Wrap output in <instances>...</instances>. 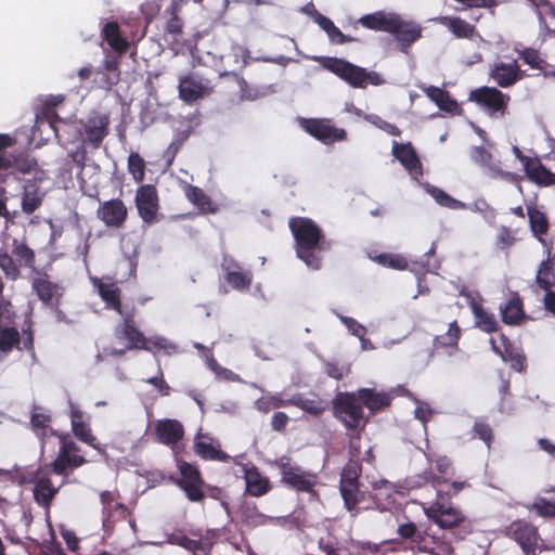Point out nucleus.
I'll return each instance as SVG.
<instances>
[{
  "label": "nucleus",
  "mask_w": 555,
  "mask_h": 555,
  "mask_svg": "<svg viewBox=\"0 0 555 555\" xmlns=\"http://www.w3.org/2000/svg\"><path fill=\"white\" fill-rule=\"evenodd\" d=\"M288 227L295 240L297 257L307 267L313 270L320 269L323 254L332 247L323 230L312 219L306 217H292Z\"/></svg>",
  "instance_id": "obj_1"
},
{
  "label": "nucleus",
  "mask_w": 555,
  "mask_h": 555,
  "mask_svg": "<svg viewBox=\"0 0 555 555\" xmlns=\"http://www.w3.org/2000/svg\"><path fill=\"white\" fill-rule=\"evenodd\" d=\"M467 487H469L467 481H452L447 491H439L436 500L424 508L426 517L441 529H459L460 539L473 532V524L461 509L450 503V500Z\"/></svg>",
  "instance_id": "obj_2"
},
{
  "label": "nucleus",
  "mask_w": 555,
  "mask_h": 555,
  "mask_svg": "<svg viewBox=\"0 0 555 555\" xmlns=\"http://www.w3.org/2000/svg\"><path fill=\"white\" fill-rule=\"evenodd\" d=\"M321 64L325 69L335 74L353 88H365L369 83L373 86L384 83V79L378 73L367 72L365 68L344 59L322 57Z\"/></svg>",
  "instance_id": "obj_3"
},
{
  "label": "nucleus",
  "mask_w": 555,
  "mask_h": 555,
  "mask_svg": "<svg viewBox=\"0 0 555 555\" xmlns=\"http://www.w3.org/2000/svg\"><path fill=\"white\" fill-rule=\"evenodd\" d=\"M271 465L279 469L281 482L297 492L312 493L318 485V475L299 466L291 456L282 455Z\"/></svg>",
  "instance_id": "obj_4"
},
{
  "label": "nucleus",
  "mask_w": 555,
  "mask_h": 555,
  "mask_svg": "<svg viewBox=\"0 0 555 555\" xmlns=\"http://www.w3.org/2000/svg\"><path fill=\"white\" fill-rule=\"evenodd\" d=\"M332 411L348 430L364 428L366 420L357 392H338L332 401Z\"/></svg>",
  "instance_id": "obj_5"
},
{
  "label": "nucleus",
  "mask_w": 555,
  "mask_h": 555,
  "mask_svg": "<svg viewBox=\"0 0 555 555\" xmlns=\"http://www.w3.org/2000/svg\"><path fill=\"white\" fill-rule=\"evenodd\" d=\"M36 254L25 241L14 238L11 254L0 250V269L7 279L15 281L21 276V267L35 268Z\"/></svg>",
  "instance_id": "obj_6"
},
{
  "label": "nucleus",
  "mask_w": 555,
  "mask_h": 555,
  "mask_svg": "<svg viewBox=\"0 0 555 555\" xmlns=\"http://www.w3.org/2000/svg\"><path fill=\"white\" fill-rule=\"evenodd\" d=\"M109 124L111 118L107 113L92 112L85 120H80V128L74 127V129L82 138V143L98 150L109 132ZM64 125L66 128H73L69 124Z\"/></svg>",
  "instance_id": "obj_7"
},
{
  "label": "nucleus",
  "mask_w": 555,
  "mask_h": 555,
  "mask_svg": "<svg viewBox=\"0 0 555 555\" xmlns=\"http://www.w3.org/2000/svg\"><path fill=\"white\" fill-rule=\"evenodd\" d=\"M468 101L476 103L490 117H504L507 114L511 96L495 87L482 86L473 89Z\"/></svg>",
  "instance_id": "obj_8"
},
{
  "label": "nucleus",
  "mask_w": 555,
  "mask_h": 555,
  "mask_svg": "<svg viewBox=\"0 0 555 555\" xmlns=\"http://www.w3.org/2000/svg\"><path fill=\"white\" fill-rule=\"evenodd\" d=\"M214 91L211 79L197 70L190 72L179 77L178 93L180 100L192 104Z\"/></svg>",
  "instance_id": "obj_9"
},
{
  "label": "nucleus",
  "mask_w": 555,
  "mask_h": 555,
  "mask_svg": "<svg viewBox=\"0 0 555 555\" xmlns=\"http://www.w3.org/2000/svg\"><path fill=\"white\" fill-rule=\"evenodd\" d=\"M505 535L514 540L525 555H535L542 539L535 525L525 519H516L505 528Z\"/></svg>",
  "instance_id": "obj_10"
},
{
  "label": "nucleus",
  "mask_w": 555,
  "mask_h": 555,
  "mask_svg": "<svg viewBox=\"0 0 555 555\" xmlns=\"http://www.w3.org/2000/svg\"><path fill=\"white\" fill-rule=\"evenodd\" d=\"M28 473L33 477L30 483L35 485L33 490L35 502L43 508H50L60 490V487H55L51 480L50 467L39 466L37 469H29Z\"/></svg>",
  "instance_id": "obj_11"
},
{
  "label": "nucleus",
  "mask_w": 555,
  "mask_h": 555,
  "mask_svg": "<svg viewBox=\"0 0 555 555\" xmlns=\"http://www.w3.org/2000/svg\"><path fill=\"white\" fill-rule=\"evenodd\" d=\"M302 129L314 139L330 145L345 141L347 132L343 128H336L327 118H306L301 121Z\"/></svg>",
  "instance_id": "obj_12"
},
{
  "label": "nucleus",
  "mask_w": 555,
  "mask_h": 555,
  "mask_svg": "<svg viewBox=\"0 0 555 555\" xmlns=\"http://www.w3.org/2000/svg\"><path fill=\"white\" fill-rule=\"evenodd\" d=\"M120 317L122 320L115 328L116 339L120 341L126 340V349L151 351L152 347L147 345V338L135 325L134 311H127L120 314Z\"/></svg>",
  "instance_id": "obj_13"
},
{
  "label": "nucleus",
  "mask_w": 555,
  "mask_h": 555,
  "mask_svg": "<svg viewBox=\"0 0 555 555\" xmlns=\"http://www.w3.org/2000/svg\"><path fill=\"white\" fill-rule=\"evenodd\" d=\"M135 207L140 218L146 224L159 221V197L153 184H143L138 188L134 197Z\"/></svg>",
  "instance_id": "obj_14"
},
{
  "label": "nucleus",
  "mask_w": 555,
  "mask_h": 555,
  "mask_svg": "<svg viewBox=\"0 0 555 555\" xmlns=\"http://www.w3.org/2000/svg\"><path fill=\"white\" fill-rule=\"evenodd\" d=\"M345 507L353 516L358 515L360 509L377 508L384 509L377 499V493H366L360 490L359 485L351 487H339Z\"/></svg>",
  "instance_id": "obj_15"
},
{
  "label": "nucleus",
  "mask_w": 555,
  "mask_h": 555,
  "mask_svg": "<svg viewBox=\"0 0 555 555\" xmlns=\"http://www.w3.org/2000/svg\"><path fill=\"white\" fill-rule=\"evenodd\" d=\"M500 345L494 338H490L492 350L501 357L504 362L517 372H524L527 367V359L520 348L515 346L505 334H500Z\"/></svg>",
  "instance_id": "obj_16"
},
{
  "label": "nucleus",
  "mask_w": 555,
  "mask_h": 555,
  "mask_svg": "<svg viewBox=\"0 0 555 555\" xmlns=\"http://www.w3.org/2000/svg\"><path fill=\"white\" fill-rule=\"evenodd\" d=\"M96 217L107 228L120 229L128 218V209L120 198H112L100 203Z\"/></svg>",
  "instance_id": "obj_17"
},
{
  "label": "nucleus",
  "mask_w": 555,
  "mask_h": 555,
  "mask_svg": "<svg viewBox=\"0 0 555 555\" xmlns=\"http://www.w3.org/2000/svg\"><path fill=\"white\" fill-rule=\"evenodd\" d=\"M31 288L44 306L61 305L64 287L59 283L50 281L47 273L35 276L31 280Z\"/></svg>",
  "instance_id": "obj_18"
},
{
  "label": "nucleus",
  "mask_w": 555,
  "mask_h": 555,
  "mask_svg": "<svg viewBox=\"0 0 555 555\" xmlns=\"http://www.w3.org/2000/svg\"><path fill=\"white\" fill-rule=\"evenodd\" d=\"M154 435L159 443L168 446L173 452H177L178 443L184 437V427L176 418L158 420L155 423Z\"/></svg>",
  "instance_id": "obj_19"
},
{
  "label": "nucleus",
  "mask_w": 555,
  "mask_h": 555,
  "mask_svg": "<svg viewBox=\"0 0 555 555\" xmlns=\"http://www.w3.org/2000/svg\"><path fill=\"white\" fill-rule=\"evenodd\" d=\"M435 470L430 467L425 472V480L437 491H447L452 482H449L454 475L452 462L448 456H439L435 461Z\"/></svg>",
  "instance_id": "obj_20"
},
{
  "label": "nucleus",
  "mask_w": 555,
  "mask_h": 555,
  "mask_svg": "<svg viewBox=\"0 0 555 555\" xmlns=\"http://www.w3.org/2000/svg\"><path fill=\"white\" fill-rule=\"evenodd\" d=\"M526 73L520 69L517 61L512 63L496 62L489 72V77L500 87L508 88L521 80Z\"/></svg>",
  "instance_id": "obj_21"
},
{
  "label": "nucleus",
  "mask_w": 555,
  "mask_h": 555,
  "mask_svg": "<svg viewBox=\"0 0 555 555\" xmlns=\"http://www.w3.org/2000/svg\"><path fill=\"white\" fill-rule=\"evenodd\" d=\"M392 155L400 164L404 167V169L412 176L414 179H418L423 176V166L416 154V151L409 143H398L393 141L392 144Z\"/></svg>",
  "instance_id": "obj_22"
},
{
  "label": "nucleus",
  "mask_w": 555,
  "mask_h": 555,
  "mask_svg": "<svg viewBox=\"0 0 555 555\" xmlns=\"http://www.w3.org/2000/svg\"><path fill=\"white\" fill-rule=\"evenodd\" d=\"M460 295L467 299L475 318V324L479 330L486 333H494L499 330V323L494 314L488 312L470 292L462 289Z\"/></svg>",
  "instance_id": "obj_23"
},
{
  "label": "nucleus",
  "mask_w": 555,
  "mask_h": 555,
  "mask_svg": "<svg viewBox=\"0 0 555 555\" xmlns=\"http://www.w3.org/2000/svg\"><path fill=\"white\" fill-rule=\"evenodd\" d=\"M395 24L396 31H390L396 37L402 52H408L409 48L422 37V28L413 22H406L398 14Z\"/></svg>",
  "instance_id": "obj_24"
},
{
  "label": "nucleus",
  "mask_w": 555,
  "mask_h": 555,
  "mask_svg": "<svg viewBox=\"0 0 555 555\" xmlns=\"http://www.w3.org/2000/svg\"><path fill=\"white\" fill-rule=\"evenodd\" d=\"M88 461L81 454H68L59 450L56 457L47 466L55 475L67 478L75 469L85 465Z\"/></svg>",
  "instance_id": "obj_25"
},
{
  "label": "nucleus",
  "mask_w": 555,
  "mask_h": 555,
  "mask_svg": "<svg viewBox=\"0 0 555 555\" xmlns=\"http://www.w3.org/2000/svg\"><path fill=\"white\" fill-rule=\"evenodd\" d=\"M70 424L73 434L77 439L87 443L88 446L99 449V442L96 437L92 434L90 426L83 421V412L70 404Z\"/></svg>",
  "instance_id": "obj_26"
},
{
  "label": "nucleus",
  "mask_w": 555,
  "mask_h": 555,
  "mask_svg": "<svg viewBox=\"0 0 555 555\" xmlns=\"http://www.w3.org/2000/svg\"><path fill=\"white\" fill-rule=\"evenodd\" d=\"M398 14L386 13L384 11H377L375 13L363 15L359 18V23L371 30L375 31H396L397 25L395 24Z\"/></svg>",
  "instance_id": "obj_27"
},
{
  "label": "nucleus",
  "mask_w": 555,
  "mask_h": 555,
  "mask_svg": "<svg viewBox=\"0 0 555 555\" xmlns=\"http://www.w3.org/2000/svg\"><path fill=\"white\" fill-rule=\"evenodd\" d=\"M194 452L206 461L228 463L231 460V456L220 449V444L215 443L208 436H202L195 440Z\"/></svg>",
  "instance_id": "obj_28"
},
{
  "label": "nucleus",
  "mask_w": 555,
  "mask_h": 555,
  "mask_svg": "<svg viewBox=\"0 0 555 555\" xmlns=\"http://www.w3.org/2000/svg\"><path fill=\"white\" fill-rule=\"evenodd\" d=\"M244 479L246 492L251 496H262L271 489L269 479L262 476L259 468L255 465L244 468Z\"/></svg>",
  "instance_id": "obj_29"
},
{
  "label": "nucleus",
  "mask_w": 555,
  "mask_h": 555,
  "mask_svg": "<svg viewBox=\"0 0 555 555\" xmlns=\"http://www.w3.org/2000/svg\"><path fill=\"white\" fill-rule=\"evenodd\" d=\"M94 285L98 288L101 299L105 302L106 308L116 311L119 315L126 312L121 306V291L116 283L95 280Z\"/></svg>",
  "instance_id": "obj_30"
},
{
  "label": "nucleus",
  "mask_w": 555,
  "mask_h": 555,
  "mask_svg": "<svg viewBox=\"0 0 555 555\" xmlns=\"http://www.w3.org/2000/svg\"><path fill=\"white\" fill-rule=\"evenodd\" d=\"M528 179L539 185H555V173L548 170L538 157H531L524 167Z\"/></svg>",
  "instance_id": "obj_31"
},
{
  "label": "nucleus",
  "mask_w": 555,
  "mask_h": 555,
  "mask_svg": "<svg viewBox=\"0 0 555 555\" xmlns=\"http://www.w3.org/2000/svg\"><path fill=\"white\" fill-rule=\"evenodd\" d=\"M184 195L188 201L195 206L201 214H216L218 206L212 202L209 195L198 186L186 184L183 189Z\"/></svg>",
  "instance_id": "obj_32"
},
{
  "label": "nucleus",
  "mask_w": 555,
  "mask_h": 555,
  "mask_svg": "<svg viewBox=\"0 0 555 555\" xmlns=\"http://www.w3.org/2000/svg\"><path fill=\"white\" fill-rule=\"evenodd\" d=\"M44 198V193L41 192L40 186L36 180H28L24 184L22 194V211L26 215L34 214L41 205Z\"/></svg>",
  "instance_id": "obj_33"
},
{
  "label": "nucleus",
  "mask_w": 555,
  "mask_h": 555,
  "mask_svg": "<svg viewBox=\"0 0 555 555\" xmlns=\"http://www.w3.org/2000/svg\"><path fill=\"white\" fill-rule=\"evenodd\" d=\"M502 321L507 325H518L525 319L524 304L517 293H513L509 299L500 306Z\"/></svg>",
  "instance_id": "obj_34"
},
{
  "label": "nucleus",
  "mask_w": 555,
  "mask_h": 555,
  "mask_svg": "<svg viewBox=\"0 0 555 555\" xmlns=\"http://www.w3.org/2000/svg\"><path fill=\"white\" fill-rule=\"evenodd\" d=\"M363 406H366L372 413L388 408L391 403V396L387 392H377L372 388H360L357 391Z\"/></svg>",
  "instance_id": "obj_35"
},
{
  "label": "nucleus",
  "mask_w": 555,
  "mask_h": 555,
  "mask_svg": "<svg viewBox=\"0 0 555 555\" xmlns=\"http://www.w3.org/2000/svg\"><path fill=\"white\" fill-rule=\"evenodd\" d=\"M472 157L477 164H479L483 167H487L489 169V175L491 178L501 177L503 179H506V180L513 181V182L519 181L518 175L509 172V171H504V170L500 169L498 166L491 165L490 162H491L492 155L485 147H482V146L475 147L473 151Z\"/></svg>",
  "instance_id": "obj_36"
},
{
  "label": "nucleus",
  "mask_w": 555,
  "mask_h": 555,
  "mask_svg": "<svg viewBox=\"0 0 555 555\" xmlns=\"http://www.w3.org/2000/svg\"><path fill=\"white\" fill-rule=\"evenodd\" d=\"M425 94L436 103L443 112L452 115L459 114L461 107L459 103L450 95V93L439 87L429 86L424 89Z\"/></svg>",
  "instance_id": "obj_37"
},
{
  "label": "nucleus",
  "mask_w": 555,
  "mask_h": 555,
  "mask_svg": "<svg viewBox=\"0 0 555 555\" xmlns=\"http://www.w3.org/2000/svg\"><path fill=\"white\" fill-rule=\"evenodd\" d=\"M186 2V0H171L170 5L165 10V14L168 16L164 26L165 33L175 37L182 34L183 20L180 13Z\"/></svg>",
  "instance_id": "obj_38"
},
{
  "label": "nucleus",
  "mask_w": 555,
  "mask_h": 555,
  "mask_svg": "<svg viewBox=\"0 0 555 555\" xmlns=\"http://www.w3.org/2000/svg\"><path fill=\"white\" fill-rule=\"evenodd\" d=\"M527 215L529 218L530 230L539 240V242L544 244L545 240L543 236L547 234L550 229L548 218L535 205H530L527 207Z\"/></svg>",
  "instance_id": "obj_39"
},
{
  "label": "nucleus",
  "mask_w": 555,
  "mask_h": 555,
  "mask_svg": "<svg viewBox=\"0 0 555 555\" xmlns=\"http://www.w3.org/2000/svg\"><path fill=\"white\" fill-rule=\"evenodd\" d=\"M292 405L313 416H320L327 408L326 402L315 393H312L310 398L300 393L294 395Z\"/></svg>",
  "instance_id": "obj_40"
},
{
  "label": "nucleus",
  "mask_w": 555,
  "mask_h": 555,
  "mask_svg": "<svg viewBox=\"0 0 555 555\" xmlns=\"http://www.w3.org/2000/svg\"><path fill=\"white\" fill-rule=\"evenodd\" d=\"M51 421L52 417L50 413L43 412L41 406H34L30 416V425L31 429L42 443H44L46 437L51 435V430H54L50 427Z\"/></svg>",
  "instance_id": "obj_41"
},
{
  "label": "nucleus",
  "mask_w": 555,
  "mask_h": 555,
  "mask_svg": "<svg viewBox=\"0 0 555 555\" xmlns=\"http://www.w3.org/2000/svg\"><path fill=\"white\" fill-rule=\"evenodd\" d=\"M102 37L118 53H125L129 48V42L121 36L117 22L106 23L102 29Z\"/></svg>",
  "instance_id": "obj_42"
},
{
  "label": "nucleus",
  "mask_w": 555,
  "mask_h": 555,
  "mask_svg": "<svg viewBox=\"0 0 555 555\" xmlns=\"http://www.w3.org/2000/svg\"><path fill=\"white\" fill-rule=\"evenodd\" d=\"M535 283L543 291L555 287V263L550 257L539 264Z\"/></svg>",
  "instance_id": "obj_43"
},
{
  "label": "nucleus",
  "mask_w": 555,
  "mask_h": 555,
  "mask_svg": "<svg viewBox=\"0 0 555 555\" xmlns=\"http://www.w3.org/2000/svg\"><path fill=\"white\" fill-rule=\"evenodd\" d=\"M462 330L457 323V321H452L449 324L448 331L442 335H437L434 338V346L439 348H452L457 349L459 348V340L461 338Z\"/></svg>",
  "instance_id": "obj_44"
},
{
  "label": "nucleus",
  "mask_w": 555,
  "mask_h": 555,
  "mask_svg": "<svg viewBox=\"0 0 555 555\" xmlns=\"http://www.w3.org/2000/svg\"><path fill=\"white\" fill-rule=\"evenodd\" d=\"M442 544V539L431 533L430 528H421L413 545L421 552L433 554Z\"/></svg>",
  "instance_id": "obj_45"
},
{
  "label": "nucleus",
  "mask_w": 555,
  "mask_h": 555,
  "mask_svg": "<svg viewBox=\"0 0 555 555\" xmlns=\"http://www.w3.org/2000/svg\"><path fill=\"white\" fill-rule=\"evenodd\" d=\"M29 468L15 465L12 469L0 468V481L11 485L25 486L30 485L33 477L29 475Z\"/></svg>",
  "instance_id": "obj_46"
},
{
  "label": "nucleus",
  "mask_w": 555,
  "mask_h": 555,
  "mask_svg": "<svg viewBox=\"0 0 555 555\" xmlns=\"http://www.w3.org/2000/svg\"><path fill=\"white\" fill-rule=\"evenodd\" d=\"M292 405V397L291 398H283L282 395L275 393V395H268L262 396L256 401V406L258 411L262 413H269L272 410H276L284 406H291Z\"/></svg>",
  "instance_id": "obj_47"
},
{
  "label": "nucleus",
  "mask_w": 555,
  "mask_h": 555,
  "mask_svg": "<svg viewBox=\"0 0 555 555\" xmlns=\"http://www.w3.org/2000/svg\"><path fill=\"white\" fill-rule=\"evenodd\" d=\"M361 473L362 465L358 461H349L341 470L339 487L359 485Z\"/></svg>",
  "instance_id": "obj_48"
},
{
  "label": "nucleus",
  "mask_w": 555,
  "mask_h": 555,
  "mask_svg": "<svg viewBox=\"0 0 555 555\" xmlns=\"http://www.w3.org/2000/svg\"><path fill=\"white\" fill-rule=\"evenodd\" d=\"M224 280L233 289L246 291L253 283V273L244 270L228 272V274L224 275Z\"/></svg>",
  "instance_id": "obj_49"
},
{
  "label": "nucleus",
  "mask_w": 555,
  "mask_h": 555,
  "mask_svg": "<svg viewBox=\"0 0 555 555\" xmlns=\"http://www.w3.org/2000/svg\"><path fill=\"white\" fill-rule=\"evenodd\" d=\"M373 259L378 264L395 270H405L409 267L406 258L399 254L383 253L375 256Z\"/></svg>",
  "instance_id": "obj_50"
},
{
  "label": "nucleus",
  "mask_w": 555,
  "mask_h": 555,
  "mask_svg": "<svg viewBox=\"0 0 555 555\" xmlns=\"http://www.w3.org/2000/svg\"><path fill=\"white\" fill-rule=\"evenodd\" d=\"M179 470L181 477L177 480V485L181 489L193 482H202L201 472L192 464L188 462H181L179 464Z\"/></svg>",
  "instance_id": "obj_51"
},
{
  "label": "nucleus",
  "mask_w": 555,
  "mask_h": 555,
  "mask_svg": "<svg viewBox=\"0 0 555 555\" xmlns=\"http://www.w3.org/2000/svg\"><path fill=\"white\" fill-rule=\"evenodd\" d=\"M430 194L440 206L454 210L463 209L466 207L465 203L453 198L451 195L439 188L433 186Z\"/></svg>",
  "instance_id": "obj_52"
},
{
  "label": "nucleus",
  "mask_w": 555,
  "mask_h": 555,
  "mask_svg": "<svg viewBox=\"0 0 555 555\" xmlns=\"http://www.w3.org/2000/svg\"><path fill=\"white\" fill-rule=\"evenodd\" d=\"M519 59L533 69L544 70L547 63L541 57L540 52L533 48H526L519 51Z\"/></svg>",
  "instance_id": "obj_53"
},
{
  "label": "nucleus",
  "mask_w": 555,
  "mask_h": 555,
  "mask_svg": "<svg viewBox=\"0 0 555 555\" xmlns=\"http://www.w3.org/2000/svg\"><path fill=\"white\" fill-rule=\"evenodd\" d=\"M472 433H473V438H478V439L482 440L487 444V447L490 448V446L494 439V434H493V429L489 423H487L483 420H477L474 423Z\"/></svg>",
  "instance_id": "obj_54"
},
{
  "label": "nucleus",
  "mask_w": 555,
  "mask_h": 555,
  "mask_svg": "<svg viewBox=\"0 0 555 555\" xmlns=\"http://www.w3.org/2000/svg\"><path fill=\"white\" fill-rule=\"evenodd\" d=\"M190 137V130H183L176 133L173 140L164 153L168 165H171L178 152Z\"/></svg>",
  "instance_id": "obj_55"
},
{
  "label": "nucleus",
  "mask_w": 555,
  "mask_h": 555,
  "mask_svg": "<svg viewBox=\"0 0 555 555\" xmlns=\"http://www.w3.org/2000/svg\"><path fill=\"white\" fill-rule=\"evenodd\" d=\"M448 26L457 38H472L475 34V27L460 17L451 18Z\"/></svg>",
  "instance_id": "obj_56"
},
{
  "label": "nucleus",
  "mask_w": 555,
  "mask_h": 555,
  "mask_svg": "<svg viewBox=\"0 0 555 555\" xmlns=\"http://www.w3.org/2000/svg\"><path fill=\"white\" fill-rule=\"evenodd\" d=\"M94 74L96 78L94 79V85L103 90H111L114 86H116L120 79V73H107L103 69L98 68Z\"/></svg>",
  "instance_id": "obj_57"
},
{
  "label": "nucleus",
  "mask_w": 555,
  "mask_h": 555,
  "mask_svg": "<svg viewBox=\"0 0 555 555\" xmlns=\"http://www.w3.org/2000/svg\"><path fill=\"white\" fill-rule=\"evenodd\" d=\"M128 170L137 182H142L145 177V163L138 153H131L128 157Z\"/></svg>",
  "instance_id": "obj_58"
},
{
  "label": "nucleus",
  "mask_w": 555,
  "mask_h": 555,
  "mask_svg": "<svg viewBox=\"0 0 555 555\" xmlns=\"http://www.w3.org/2000/svg\"><path fill=\"white\" fill-rule=\"evenodd\" d=\"M51 436H55L59 439V450L65 451L68 454H80L79 446L73 440L67 433H59L57 430H51Z\"/></svg>",
  "instance_id": "obj_59"
},
{
  "label": "nucleus",
  "mask_w": 555,
  "mask_h": 555,
  "mask_svg": "<svg viewBox=\"0 0 555 555\" xmlns=\"http://www.w3.org/2000/svg\"><path fill=\"white\" fill-rule=\"evenodd\" d=\"M51 436H55L59 439V450L65 451L68 454H80L79 446L73 440L67 433H59L57 430H51Z\"/></svg>",
  "instance_id": "obj_60"
},
{
  "label": "nucleus",
  "mask_w": 555,
  "mask_h": 555,
  "mask_svg": "<svg viewBox=\"0 0 555 555\" xmlns=\"http://www.w3.org/2000/svg\"><path fill=\"white\" fill-rule=\"evenodd\" d=\"M421 528L415 522L408 521L398 526L397 533L402 540H408L414 544Z\"/></svg>",
  "instance_id": "obj_61"
},
{
  "label": "nucleus",
  "mask_w": 555,
  "mask_h": 555,
  "mask_svg": "<svg viewBox=\"0 0 555 555\" xmlns=\"http://www.w3.org/2000/svg\"><path fill=\"white\" fill-rule=\"evenodd\" d=\"M542 517H555V501H548L545 498H539L534 501L531 507Z\"/></svg>",
  "instance_id": "obj_62"
},
{
  "label": "nucleus",
  "mask_w": 555,
  "mask_h": 555,
  "mask_svg": "<svg viewBox=\"0 0 555 555\" xmlns=\"http://www.w3.org/2000/svg\"><path fill=\"white\" fill-rule=\"evenodd\" d=\"M13 170L22 173H30L37 167V162L23 154L15 156Z\"/></svg>",
  "instance_id": "obj_63"
},
{
  "label": "nucleus",
  "mask_w": 555,
  "mask_h": 555,
  "mask_svg": "<svg viewBox=\"0 0 555 555\" xmlns=\"http://www.w3.org/2000/svg\"><path fill=\"white\" fill-rule=\"evenodd\" d=\"M319 547L326 555H351L349 550L343 545L332 541H324L323 539L320 540Z\"/></svg>",
  "instance_id": "obj_64"
}]
</instances>
